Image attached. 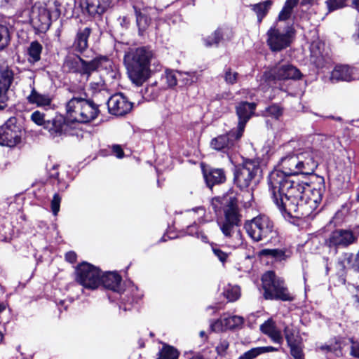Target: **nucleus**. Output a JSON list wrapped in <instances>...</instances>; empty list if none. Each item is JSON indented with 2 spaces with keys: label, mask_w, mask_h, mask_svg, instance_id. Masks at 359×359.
Masks as SVG:
<instances>
[{
  "label": "nucleus",
  "mask_w": 359,
  "mask_h": 359,
  "mask_svg": "<svg viewBox=\"0 0 359 359\" xmlns=\"http://www.w3.org/2000/svg\"><path fill=\"white\" fill-rule=\"evenodd\" d=\"M107 106L110 114L121 116L130 112L133 104L123 94L116 93L108 100Z\"/></svg>",
  "instance_id": "obj_16"
},
{
  "label": "nucleus",
  "mask_w": 359,
  "mask_h": 359,
  "mask_svg": "<svg viewBox=\"0 0 359 359\" xmlns=\"http://www.w3.org/2000/svg\"><path fill=\"white\" fill-rule=\"evenodd\" d=\"M210 329L215 332H223L227 330L224 315L219 319L210 324Z\"/></svg>",
  "instance_id": "obj_43"
},
{
  "label": "nucleus",
  "mask_w": 359,
  "mask_h": 359,
  "mask_svg": "<svg viewBox=\"0 0 359 359\" xmlns=\"http://www.w3.org/2000/svg\"><path fill=\"white\" fill-rule=\"evenodd\" d=\"M256 104L247 102H242L236 107V114L238 117L237 127V138H241L244 132L245 125L255 110Z\"/></svg>",
  "instance_id": "obj_19"
},
{
  "label": "nucleus",
  "mask_w": 359,
  "mask_h": 359,
  "mask_svg": "<svg viewBox=\"0 0 359 359\" xmlns=\"http://www.w3.org/2000/svg\"><path fill=\"white\" fill-rule=\"evenodd\" d=\"M359 79V74L355 67L346 65H338L330 73V80L332 83L339 81H351Z\"/></svg>",
  "instance_id": "obj_18"
},
{
  "label": "nucleus",
  "mask_w": 359,
  "mask_h": 359,
  "mask_svg": "<svg viewBox=\"0 0 359 359\" xmlns=\"http://www.w3.org/2000/svg\"><path fill=\"white\" fill-rule=\"evenodd\" d=\"M344 345V341L341 339H334V341H331L329 344L320 346L318 348L325 353H331L339 358L343 356L342 348Z\"/></svg>",
  "instance_id": "obj_27"
},
{
  "label": "nucleus",
  "mask_w": 359,
  "mask_h": 359,
  "mask_svg": "<svg viewBox=\"0 0 359 359\" xmlns=\"http://www.w3.org/2000/svg\"><path fill=\"white\" fill-rule=\"evenodd\" d=\"M294 34V30L291 26L283 29L276 26L272 27L266 33L267 44L272 51H280L290 45Z\"/></svg>",
  "instance_id": "obj_10"
},
{
  "label": "nucleus",
  "mask_w": 359,
  "mask_h": 359,
  "mask_svg": "<svg viewBox=\"0 0 359 359\" xmlns=\"http://www.w3.org/2000/svg\"><path fill=\"white\" fill-rule=\"evenodd\" d=\"M31 120L39 126H45V114L39 111H34L31 115Z\"/></svg>",
  "instance_id": "obj_47"
},
{
  "label": "nucleus",
  "mask_w": 359,
  "mask_h": 359,
  "mask_svg": "<svg viewBox=\"0 0 359 359\" xmlns=\"http://www.w3.org/2000/svg\"><path fill=\"white\" fill-rule=\"evenodd\" d=\"M352 5L359 12V0H353Z\"/></svg>",
  "instance_id": "obj_60"
},
{
  "label": "nucleus",
  "mask_w": 359,
  "mask_h": 359,
  "mask_svg": "<svg viewBox=\"0 0 359 359\" xmlns=\"http://www.w3.org/2000/svg\"><path fill=\"white\" fill-rule=\"evenodd\" d=\"M154 90V86H153L146 88L145 94L144 95V97H145L146 100H154L157 97V94L153 93Z\"/></svg>",
  "instance_id": "obj_54"
},
{
  "label": "nucleus",
  "mask_w": 359,
  "mask_h": 359,
  "mask_svg": "<svg viewBox=\"0 0 359 359\" xmlns=\"http://www.w3.org/2000/svg\"><path fill=\"white\" fill-rule=\"evenodd\" d=\"M179 352L174 347L168 345L163 346L158 353L157 359H178Z\"/></svg>",
  "instance_id": "obj_35"
},
{
  "label": "nucleus",
  "mask_w": 359,
  "mask_h": 359,
  "mask_svg": "<svg viewBox=\"0 0 359 359\" xmlns=\"http://www.w3.org/2000/svg\"><path fill=\"white\" fill-rule=\"evenodd\" d=\"M241 223V215L238 209L233 210L228 209L224 217L217 224L224 237L228 239V245L231 248H237L243 243V238L238 226Z\"/></svg>",
  "instance_id": "obj_6"
},
{
  "label": "nucleus",
  "mask_w": 359,
  "mask_h": 359,
  "mask_svg": "<svg viewBox=\"0 0 359 359\" xmlns=\"http://www.w3.org/2000/svg\"><path fill=\"white\" fill-rule=\"evenodd\" d=\"M240 138H237V130H231L225 135H220L212 139L210 147L212 149L229 154V151L233 148L236 142Z\"/></svg>",
  "instance_id": "obj_17"
},
{
  "label": "nucleus",
  "mask_w": 359,
  "mask_h": 359,
  "mask_svg": "<svg viewBox=\"0 0 359 359\" xmlns=\"http://www.w3.org/2000/svg\"><path fill=\"white\" fill-rule=\"evenodd\" d=\"M121 277L117 273L108 272L101 274V283L109 290L119 292L121 291Z\"/></svg>",
  "instance_id": "obj_26"
},
{
  "label": "nucleus",
  "mask_w": 359,
  "mask_h": 359,
  "mask_svg": "<svg viewBox=\"0 0 359 359\" xmlns=\"http://www.w3.org/2000/svg\"><path fill=\"white\" fill-rule=\"evenodd\" d=\"M318 165V152L311 148L299 149L296 154H290L282 157L278 163V170L271 172H281L287 177L292 175H311Z\"/></svg>",
  "instance_id": "obj_3"
},
{
  "label": "nucleus",
  "mask_w": 359,
  "mask_h": 359,
  "mask_svg": "<svg viewBox=\"0 0 359 359\" xmlns=\"http://www.w3.org/2000/svg\"><path fill=\"white\" fill-rule=\"evenodd\" d=\"M352 269L359 273V251L354 257V262L351 264Z\"/></svg>",
  "instance_id": "obj_58"
},
{
  "label": "nucleus",
  "mask_w": 359,
  "mask_h": 359,
  "mask_svg": "<svg viewBox=\"0 0 359 359\" xmlns=\"http://www.w3.org/2000/svg\"><path fill=\"white\" fill-rule=\"evenodd\" d=\"M60 202L61 197L58 194H55L51 201V210L55 216L57 215L60 211Z\"/></svg>",
  "instance_id": "obj_51"
},
{
  "label": "nucleus",
  "mask_w": 359,
  "mask_h": 359,
  "mask_svg": "<svg viewBox=\"0 0 359 359\" xmlns=\"http://www.w3.org/2000/svg\"><path fill=\"white\" fill-rule=\"evenodd\" d=\"M91 29L89 27H86L83 29H79L76 33L74 41L72 44L74 51L79 53L84 52L88 46V40L90 35Z\"/></svg>",
  "instance_id": "obj_24"
},
{
  "label": "nucleus",
  "mask_w": 359,
  "mask_h": 359,
  "mask_svg": "<svg viewBox=\"0 0 359 359\" xmlns=\"http://www.w3.org/2000/svg\"><path fill=\"white\" fill-rule=\"evenodd\" d=\"M10 41L9 32L7 27L0 25V50L5 48Z\"/></svg>",
  "instance_id": "obj_41"
},
{
  "label": "nucleus",
  "mask_w": 359,
  "mask_h": 359,
  "mask_svg": "<svg viewBox=\"0 0 359 359\" xmlns=\"http://www.w3.org/2000/svg\"><path fill=\"white\" fill-rule=\"evenodd\" d=\"M76 280L85 288L95 290L101 284V271L96 266L83 262L76 268Z\"/></svg>",
  "instance_id": "obj_9"
},
{
  "label": "nucleus",
  "mask_w": 359,
  "mask_h": 359,
  "mask_svg": "<svg viewBox=\"0 0 359 359\" xmlns=\"http://www.w3.org/2000/svg\"><path fill=\"white\" fill-rule=\"evenodd\" d=\"M260 255L271 256L280 260L285 258V251L281 249H264L260 252Z\"/></svg>",
  "instance_id": "obj_40"
},
{
  "label": "nucleus",
  "mask_w": 359,
  "mask_h": 359,
  "mask_svg": "<svg viewBox=\"0 0 359 359\" xmlns=\"http://www.w3.org/2000/svg\"><path fill=\"white\" fill-rule=\"evenodd\" d=\"M44 128L47 130L50 135L53 137L71 133L69 123L60 115L56 116L51 121H47L45 123Z\"/></svg>",
  "instance_id": "obj_20"
},
{
  "label": "nucleus",
  "mask_w": 359,
  "mask_h": 359,
  "mask_svg": "<svg viewBox=\"0 0 359 359\" xmlns=\"http://www.w3.org/2000/svg\"><path fill=\"white\" fill-rule=\"evenodd\" d=\"M133 8L135 10V15H136V22L137 25L139 27L140 31H144L149 26L150 23V18L146 15L143 14L140 9L137 6H134Z\"/></svg>",
  "instance_id": "obj_33"
},
{
  "label": "nucleus",
  "mask_w": 359,
  "mask_h": 359,
  "mask_svg": "<svg viewBox=\"0 0 359 359\" xmlns=\"http://www.w3.org/2000/svg\"><path fill=\"white\" fill-rule=\"evenodd\" d=\"M190 359H203V358L200 355H196L193 356Z\"/></svg>",
  "instance_id": "obj_64"
},
{
  "label": "nucleus",
  "mask_w": 359,
  "mask_h": 359,
  "mask_svg": "<svg viewBox=\"0 0 359 359\" xmlns=\"http://www.w3.org/2000/svg\"><path fill=\"white\" fill-rule=\"evenodd\" d=\"M259 170L260 168L257 161H245L235 172V182L238 187L242 189L248 188Z\"/></svg>",
  "instance_id": "obj_12"
},
{
  "label": "nucleus",
  "mask_w": 359,
  "mask_h": 359,
  "mask_svg": "<svg viewBox=\"0 0 359 359\" xmlns=\"http://www.w3.org/2000/svg\"><path fill=\"white\" fill-rule=\"evenodd\" d=\"M65 259L70 263H74L76 261V254L73 251H69L66 253Z\"/></svg>",
  "instance_id": "obj_57"
},
{
  "label": "nucleus",
  "mask_w": 359,
  "mask_h": 359,
  "mask_svg": "<svg viewBox=\"0 0 359 359\" xmlns=\"http://www.w3.org/2000/svg\"><path fill=\"white\" fill-rule=\"evenodd\" d=\"M299 0H286L285 4L278 14V20L285 21L288 20L292 13L294 8L297 5Z\"/></svg>",
  "instance_id": "obj_32"
},
{
  "label": "nucleus",
  "mask_w": 359,
  "mask_h": 359,
  "mask_svg": "<svg viewBox=\"0 0 359 359\" xmlns=\"http://www.w3.org/2000/svg\"><path fill=\"white\" fill-rule=\"evenodd\" d=\"M229 347V342L227 339H220L218 344L216 346V351L219 355H224L226 353V351Z\"/></svg>",
  "instance_id": "obj_50"
},
{
  "label": "nucleus",
  "mask_w": 359,
  "mask_h": 359,
  "mask_svg": "<svg viewBox=\"0 0 359 359\" xmlns=\"http://www.w3.org/2000/svg\"><path fill=\"white\" fill-rule=\"evenodd\" d=\"M283 332L287 346L294 344H302V338L299 330L292 325L285 326L283 329Z\"/></svg>",
  "instance_id": "obj_29"
},
{
  "label": "nucleus",
  "mask_w": 359,
  "mask_h": 359,
  "mask_svg": "<svg viewBox=\"0 0 359 359\" xmlns=\"http://www.w3.org/2000/svg\"><path fill=\"white\" fill-rule=\"evenodd\" d=\"M212 251L221 262H224L226 261L228 257V255L226 252L215 248H212Z\"/></svg>",
  "instance_id": "obj_55"
},
{
  "label": "nucleus",
  "mask_w": 359,
  "mask_h": 359,
  "mask_svg": "<svg viewBox=\"0 0 359 359\" xmlns=\"http://www.w3.org/2000/svg\"><path fill=\"white\" fill-rule=\"evenodd\" d=\"M315 2V0H302V5H307V4H313Z\"/></svg>",
  "instance_id": "obj_62"
},
{
  "label": "nucleus",
  "mask_w": 359,
  "mask_h": 359,
  "mask_svg": "<svg viewBox=\"0 0 359 359\" xmlns=\"http://www.w3.org/2000/svg\"><path fill=\"white\" fill-rule=\"evenodd\" d=\"M198 238H201V239L204 242V243H208V237L204 235L203 233H200L198 235Z\"/></svg>",
  "instance_id": "obj_61"
},
{
  "label": "nucleus",
  "mask_w": 359,
  "mask_h": 359,
  "mask_svg": "<svg viewBox=\"0 0 359 359\" xmlns=\"http://www.w3.org/2000/svg\"><path fill=\"white\" fill-rule=\"evenodd\" d=\"M269 187L273 200L284 216L309 217L318 208L325 191L323 185L318 188L281 172H271Z\"/></svg>",
  "instance_id": "obj_1"
},
{
  "label": "nucleus",
  "mask_w": 359,
  "mask_h": 359,
  "mask_svg": "<svg viewBox=\"0 0 359 359\" xmlns=\"http://www.w3.org/2000/svg\"><path fill=\"white\" fill-rule=\"evenodd\" d=\"M7 307V304L4 302H0V313L3 312Z\"/></svg>",
  "instance_id": "obj_63"
},
{
  "label": "nucleus",
  "mask_w": 359,
  "mask_h": 359,
  "mask_svg": "<svg viewBox=\"0 0 359 359\" xmlns=\"http://www.w3.org/2000/svg\"><path fill=\"white\" fill-rule=\"evenodd\" d=\"M29 78L32 79V82L29 84L30 91L29 94L25 96L27 102L37 107H50L53 100V96L49 93H41L36 90L34 81L35 75L34 73H31Z\"/></svg>",
  "instance_id": "obj_15"
},
{
  "label": "nucleus",
  "mask_w": 359,
  "mask_h": 359,
  "mask_svg": "<svg viewBox=\"0 0 359 359\" xmlns=\"http://www.w3.org/2000/svg\"><path fill=\"white\" fill-rule=\"evenodd\" d=\"M67 115L73 121L86 123L99 114V107L93 101L83 97H72L66 104Z\"/></svg>",
  "instance_id": "obj_5"
},
{
  "label": "nucleus",
  "mask_w": 359,
  "mask_h": 359,
  "mask_svg": "<svg viewBox=\"0 0 359 359\" xmlns=\"http://www.w3.org/2000/svg\"><path fill=\"white\" fill-rule=\"evenodd\" d=\"M357 235L351 230L336 229L330 233L325 240V245L330 248H346L356 243Z\"/></svg>",
  "instance_id": "obj_13"
},
{
  "label": "nucleus",
  "mask_w": 359,
  "mask_h": 359,
  "mask_svg": "<svg viewBox=\"0 0 359 359\" xmlns=\"http://www.w3.org/2000/svg\"><path fill=\"white\" fill-rule=\"evenodd\" d=\"M155 51L148 46L130 48L126 51L123 62L130 81L141 86L151 76V64L156 59Z\"/></svg>",
  "instance_id": "obj_2"
},
{
  "label": "nucleus",
  "mask_w": 359,
  "mask_h": 359,
  "mask_svg": "<svg viewBox=\"0 0 359 359\" xmlns=\"http://www.w3.org/2000/svg\"><path fill=\"white\" fill-rule=\"evenodd\" d=\"M178 73L179 72H175L172 70H166L164 75L162 76V81L167 83L168 87H174L179 81Z\"/></svg>",
  "instance_id": "obj_37"
},
{
  "label": "nucleus",
  "mask_w": 359,
  "mask_h": 359,
  "mask_svg": "<svg viewBox=\"0 0 359 359\" xmlns=\"http://www.w3.org/2000/svg\"><path fill=\"white\" fill-rule=\"evenodd\" d=\"M223 32L221 29H217L212 35L203 39L205 46L206 47H211L217 46L222 39Z\"/></svg>",
  "instance_id": "obj_36"
},
{
  "label": "nucleus",
  "mask_w": 359,
  "mask_h": 359,
  "mask_svg": "<svg viewBox=\"0 0 359 359\" xmlns=\"http://www.w3.org/2000/svg\"><path fill=\"white\" fill-rule=\"evenodd\" d=\"M252 353L255 355V357H257L258 355L269 353V352H276L278 351L279 348L273 346H261V347H256L251 348Z\"/></svg>",
  "instance_id": "obj_46"
},
{
  "label": "nucleus",
  "mask_w": 359,
  "mask_h": 359,
  "mask_svg": "<svg viewBox=\"0 0 359 359\" xmlns=\"http://www.w3.org/2000/svg\"><path fill=\"white\" fill-rule=\"evenodd\" d=\"M20 126L17 124L15 118H10L0 126V145L14 147L20 142L22 138Z\"/></svg>",
  "instance_id": "obj_11"
},
{
  "label": "nucleus",
  "mask_w": 359,
  "mask_h": 359,
  "mask_svg": "<svg viewBox=\"0 0 359 359\" xmlns=\"http://www.w3.org/2000/svg\"><path fill=\"white\" fill-rule=\"evenodd\" d=\"M288 346L290 349V354L294 359H304V354L303 352V343L294 344Z\"/></svg>",
  "instance_id": "obj_42"
},
{
  "label": "nucleus",
  "mask_w": 359,
  "mask_h": 359,
  "mask_svg": "<svg viewBox=\"0 0 359 359\" xmlns=\"http://www.w3.org/2000/svg\"><path fill=\"white\" fill-rule=\"evenodd\" d=\"M260 330L262 332L267 335L271 340L281 345L283 342V337L281 331L277 327L275 322L269 319L260 325Z\"/></svg>",
  "instance_id": "obj_23"
},
{
  "label": "nucleus",
  "mask_w": 359,
  "mask_h": 359,
  "mask_svg": "<svg viewBox=\"0 0 359 359\" xmlns=\"http://www.w3.org/2000/svg\"><path fill=\"white\" fill-rule=\"evenodd\" d=\"M262 282L266 299L293 300L294 297L288 292L283 280L277 277L273 271H269L264 273Z\"/></svg>",
  "instance_id": "obj_8"
},
{
  "label": "nucleus",
  "mask_w": 359,
  "mask_h": 359,
  "mask_svg": "<svg viewBox=\"0 0 359 359\" xmlns=\"http://www.w3.org/2000/svg\"><path fill=\"white\" fill-rule=\"evenodd\" d=\"M111 63L106 56H97L90 61H86L78 55L68 54L64 60L62 67L65 71L77 73L88 79L93 72L107 69Z\"/></svg>",
  "instance_id": "obj_4"
},
{
  "label": "nucleus",
  "mask_w": 359,
  "mask_h": 359,
  "mask_svg": "<svg viewBox=\"0 0 359 359\" xmlns=\"http://www.w3.org/2000/svg\"><path fill=\"white\" fill-rule=\"evenodd\" d=\"M348 341L351 344L350 355L353 358L359 359V342L353 337L348 338Z\"/></svg>",
  "instance_id": "obj_48"
},
{
  "label": "nucleus",
  "mask_w": 359,
  "mask_h": 359,
  "mask_svg": "<svg viewBox=\"0 0 359 359\" xmlns=\"http://www.w3.org/2000/svg\"><path fill=\"white\" fill-rule=\"evenodd\" d=\"M203 176L206 184L210 189L215 184H222L226 180V175L222 169L213 168L210 170H203Z\"/></svg>",
  "instance_id": "obj_25"
},
{
  "label": "nucleus",
  "mask_w": 359,
  "mask_h": 359,
  "mask_svg": "<svg viewBox=\"0 0 359 359\" xmlns=\"http://www.w3.org/2000/svg\"><path fill=\"white\" fill-rule=\"evenodd\" d=\"M255 358V355L250 349L242 354L238 359H254Z\"/></svg>",
  "instance_id": "obj_59"
},
{
  "label": "nucleus",
  "mask_w": 359,
  "mask_h": 359,
  "mask_svg": "<svg viewBox=\"0 0 359 359\" xmlns=\"http://www.w3.org/2000/svg\"><path fill=\"white\" fill-rule=\"evenodd\" d=\"M266 79L271 81L298 80L302 76L300 71L290 64L277 65L264 74Z\"/></svg>",
  "instance_id": "obj_14"
},
{
  "label": "nucleus",
  "mask_w": 359,
  "mask_h": 359,
  "mask_svg": "<svg viewBox=\"0 0 359 359\" xmlns=\"http://www.w3.org/2000/svg\"><path fill=\"white\" fill-rule=\"evenodd\" d=\"M188 212L197 215V219L199 222H203L205 216L206 210L203 206H198L188 210Z\"/></svg>",
  "instance_id": "obj_53"
},
{
  "label": "nucleus",
  "mask_w": 359,
  "mask_h": 359,
  "mask_svg": "<svg viewBox=\"0 0 359 359\" xmlns=\"http://www.w3.org/2000/svg\"><path fill=\"white\" fill-rule=\"evenodd\" d=\"M248 236L255 242L269 241L276 236L273 222L266 215H260L244 224Z\"/></svg>",
  "instance_id": "obj_7"
},
{
  "label": "nucleus",
  "mask_w": 359,
  "mask_h": 359,
  "mask_svg": "<svg viewBox=\"0 0 359 359\" xmlns=\"http://www.w3.org/2000/svg\"><path fill=\"white\" fill-rule=\"evenodd\" d=\"M272 5V0H266L251 6L252 9L256 13L257 20L259 22H262L263 18L267 15Z\"/></svg>",
  "instance_id": "obj_31"
},
{
  "label": "nucleus",
  "mask_w": 359,
  "mask_h": 359,
  "mask_svg": "<svg viewBox=\"0 0 359 359\" xmlns=\"http://www.w3.org/2000/svg\"><path fill=\"white\" fill-rule=\"evenodd\" d=\"M86 9L89 14H102L109 6V0H85Z\"/></svg>",
  "instance_id": "obj_28"
},
{
  "label": "nucleus",
  "mask_w": 359,
  "mask_h": 359,
  "mask_svg": "<svg viewBox=\"0 0 359 359\" xmlns=\"http://www.w3.org/2000/svg\"><path fill=\"white\" fill-rule=\"evenodd\" d=\"M241 294V288L238 285H228L224 290V295L229 302L238 300Z\"/></svg>",
  "instance_id": "obj_34"
},
{
  "label": "nucleus",
  "mask_w": 359,
  "mask_h": 359,
  "mask_svg": "<svg viewBox=\"0 0 359 359\" xmlns=\"http://www.w3.org/2000/svg\"><path fill=\"white\" fill-rule=\"evenodd\" d=\"M238 74L233 71L230 68H227L224 71V80L228 84H234L237 82Z\"/></svg>",
  "instance_id": "obj_44"
},
{
  "label": "nucleus",
  "mask_w": 359,
  "mask_h": 359,
  "mask_svg": "<svg viewBox=\"0 0 359 359\" xmlns=\"http://www.w3.org/2000/svg\"><path fill=\"white\" fill-rule=\"evenodd\" d=\"M315 45L312 44L311 46V57L313 58V62L318 66V67H323V63L322 62L321 58V53L320 51L315 50Z\"/></svg>",
  "instance_id": "obj_52"
},
{
  "label": "nucleus",
  "mask_w": 359,
  "mask_h": 359,
  "mask_svg": "<svg viewBox=\"0 0 359 359\" xmlns=\"http://www.w3.org/2000/svg\"><path fill=\"white\" fill-rule=\"evenodd\" d=\"M112 151L117 158H123L124 153L122 148L119 145H114L112 147Z\"/></svg>",
  "instance_id": "obj_56"
},
{
  "label": "nucleus",
  "mask_w": 359,
  "mask_h": 359,
  "mask_svg": "<svg viewBox=\"0 0 359 359\" xmlns=\"http://www.w3.org/2000/svg\"><path fill=\"white\" fill-rule=\"evenodd\" d=\"M226 327L227 330L235 329L242 325L243 323V318L238 316H228L224 315Z\"/></svg>",
  "instance_id": "obj_38"
},
{
  "label": "nucleus",
  "mask_w": 359,
  "mask_h": 359,
  "mask_svg": "<svg viewBox=\"0 0 359 359\" xmlns=\"http://www.w3.org/2000/svg\"><path fill=\"white\" fill-rule=\"evenodd\" d=\"M211 205L216 213L223 210L224 215L228 209L233 210L238 209L237 199L232 194L213 198L211 200Z\"/></svg>",
  "instance_id": "obj_21"
},
{
  "label": "nucleus",
  "mask_w": 359,
  "mask_h": 359,
  "mask_svg": "<svg viewBox=\"0 0 359 359\" xmlns=\"http://www.w3.org/2000/svg\"><path fill=\"white\" fill-rule=\"evenodd\" d=\"M347 0H327L325 1L328 11L331 12L334 10L341 8L345 6Z\"/></svg>",
  "instance_id": "obj_45"
},
{
  "label": "nucleus",
  "mask_w": 359,
  "mask_h": 359,
  "mask_svg": "<svg viewBox=\"0 0 359 359\" xmlns=\"http://www.w3.org/2000/svg\"><path fill=\"white\" fill-rule=\"evenodd\" d=\"M13 80V71L0 65V103L4 104L8 100V90Z\"/></svg>",
  "instance_id": "obj_22"
},
{
  "label": "nucleus",
  "mask_w": 359,
  "mask_h": 359,
  "mask_svg": "<svg viewBox=\"0 0 359 359\" xmlns=\"http://www.w3.org/2000/svg\"><path fill=\"white\" fill-rule=\"evenodd\" d=\"M179 81H181L184 85H191L198 80V76L196 72H179Z\"/></svg>",
  "instance_id": "obj_39"
},
{
  "label": "nucleus",
  "mask_w": 359,
  "mask_h": 359,
  "mask_svg": "<svg viewBox=\"0 0 359 359\" xmlns=\"http://www.w3.org/2000/svg\"><path fill=\"white\" fill-rule=\"evenodd\" d=\"M269 116L278 119L283 114L282 109L276 104H273L269 107L266 109Z\"/></svg>",
  "instance_id": "obj_49"
},
{
  "label": "nucleus",
  "mask_w": 359,
  "mask_h": 359,
  "mask_svg": "<svg viewBox=\"0 0 359 359\" xmlns=\"http://www.w3.org/2000/svg\"><path fill=\"white\" fill-rule=\"evenodd\" d=\"M43 47L38 41H33L27 48V61L31 64H35L41 60V54Z\"/></svg>",
  "instance_id": "obj_30"
}]
</instances>
